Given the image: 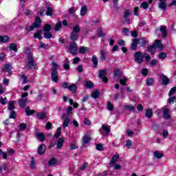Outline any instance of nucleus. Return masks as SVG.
Listing matches in <instances>:
<instances>
[{
    "instance_id": "1",
    "label": "nucleus",
    "mask_w": 176,
    "mask_h": 176,
    "mask_svg": "<svg viewBox=\"0 0 176 176\" xmlns=\"http://www.w3.org/2000/svg\"><path fill=\"white\" fill-rule=\"evenodd\" d=\"M144 57L146 58V61H151V56L148 55V54H142L141 52H137L134 54L135 61L138 64H141L144 63Z\"/></svg>"
},
{
    "instance_id": "2",
    "label": "nucleus",
    "mask_w": 176,
    "mask_h": 176,
    "mask_svg": "<svg viewBox=\"0 0 176 176\" xmlns=\"http://www.w3.org/2000/svg\"><path fill=\"white\" fill-rule=\"evenodd\" d=\"M52 74H51V79L52 82H58V72H57V69L60 67L58 63L56 62H52Z\"/></svg>"
},
{
    "instance_id": "3",
    "label": "nucleus",
    "mask_w": 176,
    "mask_h": 176,
    "mask_svg": "<svg viewBox=\"0 0 176 176\" xmlns=\"http://www.w3.org/2000/svg\"><path fill=\"white\" fill-rule=\"evenodd\" d=\"M28 67L30 69L34 67L36 69V63L34 60V55L32 54H29L28 56Z\"/></svg>"
},
{
    "instance_id": "4",
    "label": "nucleus",
    "mask_w": 176,
    "mask_h": 176,
    "mask_svg": "<svg viewBox=\"0 0 176 176\" xmlns=\"http://www.w3.org/2000/svg\"><path fill=\"white\" fill-rule=\"evenodd\" d=\"M41 24H42V21L41 20V18L36 17L34 24H32V25L30 27V31H34V28H38L41 27Z\"/></svg>"
},
{
    "instance_id": "5",
    "label": "nucleus",
    "mask_w": 176,
    "mask_h": 176,
    "mask_svg": "<svg viewBox=\"0 0 176 176\" xmlns=\"http://www.w3.org/2000/svg\"><path fill=\"white\" fill-rule=\"evenodd\" d=\"M77 51L78 47H76V44L74 42L70 43L69 45V52H70L71 54H76Z\"/></svg>"
},
{
    "instance_id": "6",
    "label": "nucleus",
    "mask_w": 176,
    "mask_h": 176,
    "mask_svg": "<svg viewBox=\"0 0 176 176\" xmlns=\"http://www.w3.org/2000/svg\"><path fill=\"white\" fill-rule=\"evenodd\" d=\"M107 69L99 71V78H101L102 80L107 83L108 82V78H107Z\"/></svg>"
},
{
    "instance_id": "7",
    "label": "nucleus",
    "mask_w": 176,
    "mask_h": 176,
    "mask_svg": "<svg viewBox=\"0 0 176 176\" xmlns=\"http://www.w3.org/2000/svg\"><path fill=\"white\" fill-rule=\"evenodd\" d=\"M160 80L162 82V84L165 86L170 83V79H168L167 76H164V74L160 75Z\"/></svg>"
},
{
    "instance_id": "8",
    "label": "nucleus",
    "mask_w": 176,
    "mask_h": 176,
    "mask_svg": "<svg viewBox=\"0 0 176 176\" xmlns=\"http://www.w3.org/2000/svg\"><path fill=\"white\" fill-rule=\"evenodd\" d=\"M1 72H8V74H12V65L11 64H6L3 65L1 69Z\"/></svg>"
},
{
    "instance_id": "9",
    "label": "nucleus",
    "mask_w": 176,
    "mask_h": 176,
    "mask_svg": "<svg viewBox=\"0 0 176 176\" xmlns=\"http://www.w3.org/2000/svg\"><path fill=\"white\" fill-rule=\"evenodd\" d=\"M119 160V154L116 153L114 155L110 162L109 166L113 167L115 166V163Z\"/></svg>"
},
{
    "instance_id": "10",
    "label": "nucleus",
    "mask_w": 176,
    "mask_h": 176,
    "mask_svg": "<svg viewBox=\"0 0 176 176\" xmlns=\"http://www.w3.org/2000/svg\"><path fill=\"white\" fill-rule=\"evenodd\" d=\"M19 107H21V108H25V106L27 105V98H20L18 101Z\"/></svg>"
},
{
    "instance_id": "11",
    "label": "nucleus",
    "mask_w": 176,
    "mask_h": 176,
    "mask_svg": "<svg viewBox=\"0 0 176 176\" xmlns=\"http://www.w3.org/2000/svg\"><path fill=\"white\" fill-rule=\"evenodd\" d=\"M164 119H170V109L165 107L163 110Z\"/></svg>"
},
{
    "instance_id": "12",
    "label": "nucleus",
    "mask_w": 176,
    "mask_h": 176,
    "mask_svg": "<svg viewBox=\"0 0 176 176\" xmlns=\"http://www.w3.org/2000/svg\"><path fill=\"white\" fill-rule=\"evenodd\" d=\"M45 151H46V146L44 144H41L38 147L37 152L38 155H43Z\"/></svg>"
},
{
    "instance_id": "13",
    "label": "nucleus",
    "mask_w": 176,
    "mask_h": 176,
    "mask_svg": "<svg viewBox=\"0 0 176 176\" xmlns=\"http://www.w3.org/2000/svg\"><path fill=\"white\" fill-rule=\"evenodd\" d=\"M129 16H130V11L126 10L124 12V22L126 23V24L130 23V20L129 19H127V17H129Z\"/></svg>"
},
{
    "instance_id": "14",
    "label": "nucleus",
    "mask_w": 176,
    "mask_h": 176,
    "mask_svg": "<svg viewBox=\"0 0 176 176\" xmlns=\"http://www.w3.org/2000/svg\"><path fill=\"white\" fill-rule=\"evenodd\" d=\"M155 48L159 49L160 50H163V45H162V41L160 40H156L155 43L153 44V45Z\"/></svg>"
},
{
    "instance_id": "15",
    "label": "nucleus",
    "mask_w": 176,
    "mask_h": 176,
    "mask_svg": "<svg viewBox=\"0 0 176 176\" xmlns=\"http://www.w3.org/2000/svg\"><path fill=\"white\" fill-rule=\"evenodd\" d=\"M100 58L102 61L107 60V51L101 50L100 52Z\"/></svg>"
},
{
    "instance_id": "16",
    "label": "nucleus",
    "mask_w": 176,
    "mask_h": 176,
    "mask_svg": "<svg viewBox=\"0 0 176 176\" xmlns=\"http://www.w3.org/2000/svg\"><path fill=\"white\" fill-rule=\"evenodd\" d=\"M153 2V0H148V3L146 1H144L140 4V8H142V9L146 10L148 8H149L148 3H152Z\"/></svg>"
},
{
    "instance_id": "17",
    "label": "nucleus",
    "mask_w": 176,
    "mask_h": 176,
    "mask_svg": "<svg viewBox=\"0 0 176 176\" xmlns=\"http://www.w3.org/2000/svg\"><path fill=\"white\" fill-rule=\"evenodd\" d=\"M63 146H64V139L60 138L57 141L56 148L57 149H61V148H63Z\"/></svg>"
},
{
    "instance_id": "18",
    "label": "nucleus",
    "mask_w": 176,
    "mask_h": 176,
    "mask_svg": "<svg viewBox=\"0 0 176 176\" xmlns=\"http://www.w3.org/2000/svg\"><path fill=\"white\" fill-rule=\"evenodd\" d=\"M36 137L37 140H38L41 142H43V141H45V140L46 138L45 137V135L43 133H36Z\"/></svg>"
},
{
    "instance_id": "19",
    "label": "nucleus",
    "mask_w": 176,
    "mask_h": 176,
    "mask_svg": "<svg viewBox=\"0 0 176 176\" xmlns=\"http://www.w3.org/2000/svg\"><path fill=\"white\" fill-rule=\"evenodd\" d=\"M160 31L162 32L163 38L167 36V28L166 26H161Z\"/></svg>"
},
{
    "instance_id": "20",
    "label": "nucleus",
    "mask_w": 176,
    "mask_h": 176,
    "mask_svg": "<svg viewBox=\"0 0 176 176\" xmlns=\"http://www.w3.org/2000/svg\"><path fill=\"white\" fill-rule=\"evenodd\" d=\"M91 140V138H90L89 135H85L82 138V143L84 144H89V142H90Z\"/></svg>"
},
{
    "instance_id": "21",
    "label": "nucleus",
    "mask_w": 176,
    "mask_h": 176,
    "mask_svg": "<svg viewBox=\"0 0 176 176\" xmlns=\"http://www.w3.org/2000/svg\"><path fill=\"white\" fill-rule=\"evenodd\" d=\"M9 36H0V42H1L2 43H8V42H9Z\"/></svg>"
},
{
    "instance_id": "22",
    "label": "nucleus",
    "mask_w": 176,
    "mask_h": 176,
    "mask_svg": "<svg viewBox=\"0 0 176 176\" xmlns=\"http://www.w3.org/2000/svg\"><path fill=\"white\" fill-rule=\"evenodd\" d=\"M34 38H35V39H42V30H38V32H36V33H34Z\"/></svg>"
},
{
    "instance_id": "23",
    "label": "nucleus",
    "mask_w": 176,
    "mask_h": 176,
    "mask_svg": "<svg viewBox=\"0 0 176 176\" xmlns=\"http://www.w3.org/2000/svg\"><path fill=\"white\" fill-rule=\"evenodd\" d=\"M90 52V48L87 47H80V53L82 54H85V53H89Z\"/></svg>"
},
{
    "instance_id": "24",
    "label": "nucleus",
    "mask_w": 176,
    "mask_h": 176,
    "mask_svg": "<svg viewBox=\"0 0 176 176\" xmlns=\"http://www.w3.org/2000/svg\"><path fill=\"white\" fill-rule=\"evenodd\" d=\"M78 89V87L75 84H72V85L69 86L68 90L71 91V93H76V89Z\"/></svg>"
},
{
    "instance_id": "25",
    "label": "nucleus",
    "mask_w": 176,
    "mask_h": 176,
    "mask_svg": "<svg viewBox=\"0 0 176 176\" xmlns=\"http://www.w3.org/2000/svg\"><path fill=\"white\" fill-rule=\"evenodd\" d=\"M138 45V39H133L132 42V45L131 47V50H135Z\"/></svg>"
},
{
    "instance_id": "26",
    "label": "nucleus",
    "mask_w": 176,
    "mask_h": 176,
    "mask_svg": "<svg viewBox=\"0 0 176 176\" xmlns=\"http://www.w3.org/2000/svg\"><path fill=\"white\" fill-rule=\"evenodd\" d=\"M70 39L71 41H76V39H79V34H78L77 33H74L72 32L70 35Z\"/></svg>"
},
{
    "instance_id": "27",
    "label": "nucleus",
    "mask_w": 176,
    "mask_h": 176,
    "mask_svg": "<svg viewBox=\"0 0 176 176\" xmlns=\"http://www.w3.org/2000/svg\"><path fill=\"white\" fill-rule=\"evenodd\" d=\"M147 42L148 41L145 38L138 39V43L140 44V46H145Z\"/></svg>"
},
{
    "instance_id": "28",
    "label": "nucleus",
    "mask_w": 176,
    "mask_h": 176,
    "mask_svg": "<svg viewBox=\"0 0 176 176\" xmlns=\"http://www.w3.org/2000/svg\"><path fill=\"white\" fill-rule=\"evenodd\" d=\"M102 129L104 131H105L106 134H109L111 133V129L109 128V125H102Z\"/></svg>"
},
{
    "instance_id": "29",
    "label": "nucleus",
    "mask_w": 176,
    "mask_h": 176,
    "mask_svg": "<svg viewBox=\"0 0 176 176\" xmlns=\"http://www.w3.org/2000/svg\"><path fill=\"white\" fill-rule=\"evenodd\" d=\"M152 115H153V111L151 109H148L146 111V118H152Z\"/></svg>"
},
{
    "instance_id": "30",
    "label": "nucleus",
    "mask_w": 176,
    "mask_h": 176,
    "mask_svg": "<svg viewBox=\"0 0 176 176\" xmlns=\"http://www.w3.org/2000/svg\"><path fill=\"white\" fill-rule=\"evenodd\" d=\"M153 154H154V157H156V159H162V157L164 156L163 153L159 151H154Z\"/></svg>"
},
{
    "instance_id": "31",
    "label": "nucleus",
    "mask_w": 176,
    "mask_h": 176,
    "mask_svg": "<svg viewBox=\"0 0 176 176\" xmlns=\"http://www.w3.org/2000/svg\"><path fill=\"white\" fill-rule=\"evenodd\" d=\"M92 63L94 67H97L98 65V59L97 58V56H92Z\"/></svg>"
},
{
    "instance_id": "32",
    "label": "nucleus",
    "mask_w": 176,
    "mask_h": 176,
    "mask_svg": "<svg viewBox=\"0 0 176 176\" xmlns=\"http://www.w3.org/2000/svg\"><path fill=\"white\" fill-rule=\"evenodd\" d=\"M86 13H87V7L83 6L80 10V14L81 16H86Z\"/></svg>"
},
{
    "instance_id": "33",
    "label": "nucleus",
    "mask_w": 176,
    "mask_h": 176,
    "mask_svg": "<svg viewBox=\"0 0 176 176\" xmlns=\"http://www.w3.org/2000/svg\"><path fill=\"white\" fill-rule=\"evenodd\" d=\"M52 37H53V34H52V32H44V38H45V39H52Z\"/></svg>"
},
{
    "instance_id": "34",
    "label": "nucleus",
    "mask_w": 176,
    "mask_h": 176,
    "mask_svg": "<svg viewBox=\"0 0 176 176\" xmlns=\"http://www.w3.org/2000/svg\"><path fill=\"white\" fill-rule=\"evenodd\" d=\"M63 25V23H61V21H58L54 28V31L57 32V31H60V30H61V27Z\"/></svg>"
},
{
    "instance_id": "35",
    "label": "nucleus",
    "mask_w": 176,
    "mask_h": 176,
    "mask_svg": "<svg viewBox=\"0 0 176 176\" xmlns=\"http://www.w3.org/2000/svg\"><path fill=\"white\" fill-rule=\"evenodd\" d=\"M26 115H28V116H30L31 115H33V113H35V111L34 110H30V107H26L25 110Z\"/></svg>"
},
{
    "instance_id": "36",
    "label": "nucleus",
    "mask_w": 176,
    "mask_h": 176,
    "mask_svg": "<svg viewBox=\"0 0 176 176\" xmlns=\"http://www.w3.org/2000/svg\"><path fill=\"white\" fill-rule=\"evenodd\" d=\"M9 48L10 50H13V52H17V45L16 43H10L9 45Z\"/></svg>"
},
{
    "instance_id": "37",
    "label": "nucleus",
    "mask_w": 176,
    "mask_h": 176,
    "mask_svg": "<svg viewBox=\"0 0 176 176\" xmlns=\"http://www.w3.org/2000/svg\"><path fill=\"white\" fill-rule=\"evenodd\" d=\"M153 83H155V80L152 78H148L146 80L147 86H153Z\"/></svg>"
},
{
    "instance_id": "38",
    "label": "nucleus",
    "mask_w": 176,
    "mask_h": 176,
    "mask_svg": "<svg viewBox=\"0 0 176 176\" xmlns=\"http://www.w3.org/2000/svg\"><path fill=\"white\" fill-rule=\"evenodd\" d=\"M45 14L47 16H53V8H52L51 7H47Z\"/></svg>"
},
{
    "instance_id": "39",
    "label": "nucleus",
    "mask_w": 176,
    "mask_h": 176,
    "mask_svg": "<svg viewBox=\"0 0 176 176\" xmlns=\"http://www.w3.org/2000/svg\"><path fill=\"white\" fill-rule=\"evenodd\" d=\"M61 135V126L56 129V133L54 134L55 138H58Z\"/></svg>"
},
{
    "instance_id": "40",
    "label": "nucleus",
    "mask_w": 176,
    "mask_h": 176,
    "mask_svg": "<svg viewBox=\"0 0 176 176\" xmlns=\"http://www.w3.org/2000/svg\"><path fill=\"white\" fill-rule=\"evenodd\" d=\"M74 34H79L80 32V27L76 25V26L73 27V32Z\"/></svg>"
},
{
    "instance_id": "41",
    "label": "nucleus",
    "mask_w": 176,
    "mask_h": 176,
    "mask_svg": "<svg viewBox=\"0 0 176 176\" xmlns=\"http://www.w3.org/2000/svg\"><path fill=\"white\" fill-rule=\"evenodd\" d=\"M69 124V118L68 117H66L63 121V128L65 129L66 127H68Z\"/></svg>"
},
{
    "instance_id": "42",
    "label": "nucleus",
    "mask_w": 176,
    "mask_h": 176,
    "mask_svg": "<svg viewBox=\"0 0 176 176\" xmlns=\"http://www.w3.org/2000/svg\"><path fill=\"white\" fill-rule=\"evenodd\" d=\"M14 101H10L8 102V109L9 111H13L14 109Z\"/></svg>"
},
{
    "instance_id": "43",
    "label": "nucleus",
    "mask_w": 176,
    "mask_h": 176,
    "mask_svg": "<svg viewBox=\"0 0 176 176\" xmlns=\"http://www.w3.org/2000/svg\"><path fill=\"white\" fill-rule=\"evenodd\" d=\"M37 118L38 119H45V118H46V113L45 112H41L37 113Z\"/></svg>"
},
{
    "instance_id": "44",
    "label": "nucleus",
    "mask_w": 176,
    "mask_h": 176,
    "mask_svg": "<svg viewBox=\"0 0 176 176\" xmlns=\"http://www.w3.org/2000/svg\"><path fill=\"white\" fill-rule=\"evenodd\" d=\"M99 96H100V91H98V90H96L91 94L92 98H98Z\"/></svg>"
},
{
    "instance_id": "45",
    "label": "nucleus",
    "mask_w": 176,
    "mask_h": 176,
    "mask_svg": "<svg viewBox=\"0 0 176 176\" xmlns=\"http://www.w3.org/2000/svg\"><path fill=\"white\" fill-rule=\"evenodd\" d=\"M48 164L49 166H56V164H57V160H56V158H52Z\"/></svg>"
},
{
    "instance_id": "46",
    "label": "nucleus",
    "mask_w": 176,
    "mask_h": 176,
    "mask_svg": "<svg viewBox=\"0 0 176 176\" xmlns=\"http://www.w3.org/2000/svg\"><path fill=\"white\" fill-rule=\"evenodd\" d=\"M94 86V84L91 81H87L85 82V87L88 89H91Z\"/></svg>"
},
{
    "instance_id": "47",
    "label": "nucleus",
    "mask_w": 176,
    "mask_h": 176,
    "mask_svg": "<svg viewBox=\"0 0 176 176\" xmlns=\"http://www.w3.org/2000/svg\"><path fill=\"white\" fill-rule=\"evenodd\" d=\"M122 74H123V72L119 69H116L114 71V76H121V75H122Z\"/></svg>"
},
{
    "instance_id": "48",
    "label": "nucleus",
    "mask_w": 176,
    "mask_h": 176,
    "mask_svg": "<svg viewBox=\"0 0 176 176\" xmlns=\"http://www.w3.org/2000/svg\"><path fill=\"white\" fill-rule=\"evenodd\" d=\"M159 8L160 9H162V10H166L167 6H166V3L161 2L159 3Z\"/></svg>"
},
{
    "instance_id": "49",
    "label": "nucleus",
    "mask_w": 176,
    "mask_h": 176,
    "mask_svg": "<svg viewBox=\"0 0 176 176\" xmlns=\"http://www.w3.org/2000/svg\"><path fill=\"white\" fill-rule=\"evenodd\" d=\"M21 80L23 81V85H25V83H27V82H28V77L27 76L23 74L21 76Z\"/></svg>"
},
{
    "instance_id": "50",
    "label": "nucleus",
    "mask_w": 176,
    "mask_h": 176,
    "mask_svg": "<svg viewBox=\"0 0 176 176\" xmlns=\"http://www.w3.org/2000/svg\"><path fill=\"white\" fill-rule=\"evenodd\" d=\"M125 109H127L128 111H134L135 108L134 106H132L131 104H126L124 106Z\"/></svg>"
},
{
    "instance_id": "51",
    "label": "nucleus",
    "mask_w": 176,
    "mask_h": 176,
    "mask_svg": "<svg viewBox=\"0 0 176 176\" xmlns=\"http://www.w3.org/2000/svg\"><path fill=\"white\" fill-rule=\"evenodd\" d=\"M50 30H52V26L49 24H46L45 26H44V28H43V31L45 32H49V31H50Z\"/></svg>"
},
{
    "instance_id": "52",
    "label": "nucleus",
    "mask_w": 176,
    "mask_h": 176,
    "mask_svg": "<svg viewBox=\"0 0 176 176\" xmlns=\"http://www.w3.org/2000/svg\"><path fill=\"white\" fill-rule=\"evenodd\" d=\"M148 52H151V54H155L156 52L155 47L153 45L148 47Z\"/></svg>"
},
{
    "instance_id": "53",
    "label": "nucleus",
    "mask_w": 176,
    "mask_h": 176,
    "mask_svg": "<svg viewBox=\"0 0 176 176\" xmlns=\"http://www.w3.org/2000/svg\"><path fill=\"white\" fill-rule=\"evenodd\" d=\"M148 52H151V54H155L156 52L155 47L153 45L148 47Z\"/></svg>"
},
{
    "instance_id": "54",
    "label": "nucleus",
    "mask_w": 176,
    "mask_h": 176,
    "mask_svg": "<svg viewBox=\"0 0 176 176\" xmlns=\"http://www.w3.org/2000/svg\"><path fill=\"white\" fill-rule=\"evenodd\" d=\"M107 109L108 111H113V105L112 104V103H111V102H107Z\"/></svg>"
},
{
    "instance_id": "55",
    "label": "nucleus",
    "mask_w": 176,
    "mask_h": 176,
    "mask_svg": "<svg viewBox=\"0 0 176 176\" xmlns=\"http://www.w3.org/2000/svg\"><path fill=\"white\" fill-rule=\"evenodd\" d=\"M40 49H46V47H49L48 44H45L42 41H40Z\"/></svg>"
},
{
    "instance_id": "56",
    "label": "nucleus",
    "mask_w": 176,
    "mask_h": 176,
    "mask_svg": "<svg viewBox=\"0 0 176 176\" xmlns=\"http://www.w3.org/2000/svg\"><path fill=\"white\" fill-rule=\"evenodd\" d=\"M10 119H16V112L13 110H10Z\"/></svg>"
},
{
    "instance_id": "57",
    "label": "nucleus",
    "mask_w": 176,
    "mask_h": 176,
    "mask_svg": "<svg viewBox=\"0 0 176 176\" xmlns=\"http://www.w3.org/2000/svg\"><path fill=\"white\" fill-rule=\"evenodd\" d=\"M127 80H128V79L126 78H124L120 80V85H122L123 86H124V85H126Z\"/></svg>"
},
{
    "instance_id": "58",
    "label": "nucleus",
    "mask_w": 176,
    "mask_h": 176,
    "mask_svg": "<svg viewBox=\"0 0 176 176\" xmlns=\"http://www.w3.org/2000/svg\"><path fill=\"white\" fill-rule=\"evenodd\" d=\"M0 102L1 104H2V105H5V104H6V102H8V99L5 97H1L0 99Z\"/></svg>"
},
{
    "instance_id": "59",
    "label": "nucleus",
    "mask_w": 176,
    "mask_h": 176,
    "mask_svg": "<svg viewBox=\"0 0 176 176\" xmlns=\"http://www.w3.org/2000/svg\"><path fill=\"white\" fill-rule=\"evenodd\" d=\"M96 149L97 151H100V152L102 151L104 149V147L102 146V144H98L96 145Z\"/></svg>"
},
{
    "instance_id": "60",
    "label": "nucleus",
    "mask_w": 176,
    "mask_h": 176,
    "mask_svg": "<svg viewBox=\"0 0 176 176\" xmlns=\"http://www.w3.org/2000/svg\"><path fill=\"white\" fill-rule=\"evenodd\" d=\"M166 57H167V54L166 53L162 52L159 54V58H161L162 60H164Z\"/></svg>"
},
{
    "instance_id": "61",
    "label": "nucleus",
    "mask_w": 176,
    "mask_h": 176,
    "mask_svg": "<svg viewBox=\"0 0 176 176\" xmlns=\"http://www.w3.org/2000/svg\"><path fill=\"white\" fill-rule=\"evenodd\" d=\"M175 91H176V87H174L170 90V91L168 93V96H173V94H174V93H175Z\"/></svg>"
},
{
    "instance_id": "62",
    "label": "nucleus",
    "mask_w": 176,
    "mask_h": 176,
    "mask_svg": "<svg viewBox=\"0 0 176 176\" xmlns=\"http://www.w3.org/2000/svg\"><path fill=\"white\" fill-rule=\"evenodd\" d=\"M30 167L32 169L35 168V160H34V158H32V160H31Z\"/></svg>"
},
{
    "instance_id": "63",
    "label": "nucleus",
    "mask_w": 176,
    "mask_h": 176,
    "mask_svg": "<svg viewBox=\"0 0 176 176\" xmlns=\"http://www.w3.org/2000/svg\"><path fill=\"white\" fill-rule=\"evenodd\" d=\"M131 145H133V142H131V140H126V148H130V146H131Z\"/></svg>"
},
{
    "instance_id": "64",
    "label": "nucleus",
    "mask_w": 176,
    "mask_h": 176,
    "mask_svg": "<svg viewBox=\"0 0 176 176\" xmlns=\"http://www.w3.org/2000/svg\"><path fill=\"white\" fill-rule=\"evenodd\" d=\"M168 8H171L172 6H176V0H173L172 2L168 4Z\"/></svg>"
}]
</instances>
